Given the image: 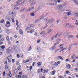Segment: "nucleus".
Instances as JSON below:
<instances>
[{"mask_svg": "<svg viewBox=\"0 0 78 78\" xmlns=\"http://www.w3.org/2000/svg\"><path fill=\"white\" fill-rule=\"evenodd\" d=\"M64 45V44H61L59 45V47H62V46H63Z\"/></svg>", "mask_w": 78, "mask_h": 78, "instance_id": "55", "label": "nucleus"}, {"mask_svg": "<svg viewBox=\"0 0 78 78\" xmlns=\"http://www.w3.org/2000/svg\"><path fill=\"white\" fill-rule=\"evenodd\" d=\"M26 8L22 9L20 11V12H22L23 11H24L25 10H26Z\"/></svg>", "mask_w": 78, "mask_h": 78, "instance_id": "17", "label": "nucleus"}, {"mask_svg": "<svg viewBox=\"0 0 78 78\" xmlns=\"http://www.w3.org/2000/svg\"><path fill=\"white\" fill-rule=\"evenodd\" d=\"M40 34H41L42 35V37H43L44 36H45L46 35V33H45V31H44L41 32V33H40Z\"/></svg>", "mask_w": 78, "mask_h": 78, "instance_id": "6", "label": "nucleus"}, {"mask_svg": "<svg viewBox=\"0 0 78 78\" xmlns=\"http://www.w3.org/2000/svg\"><path fill=\"white\" fill-rule=\"evenodd\" d=\"M12 62L13 63H14V62H15V59H12Z\"/></svg>", "mask_w": 78, "mask_h": 78, "instance_id": "42", "label": "nucleus"}, {"mask_svg": "<svg viewBox=\"0 0 78 78\" xmlns=\"http://www.w3.org/2000/svg\"><path fill=\"white\" fill-rule=\"evenodd\" d=\"M59 78H64V77L61 76H59Z\"/></svg>", "mask_w": 78, "mask_h": 78, "instance_id": "64", "label": "nucleus"}, {"mask_svg": "<svg viewBox=\"0 0 78 78\" xmlns=\"http://www.w3.org/2000/svg\"><path fill=\"white\" fill-rule=\"evenodd\" d=\"M37 51H41V48H37Z\"/></svg>", "mask_w": 78, "mask_h": 78, "instance_id": "27", "label": "nucleus"}, {"mask_svg": "<svg viewBox=\"0 0 78 78\" xmlns=\"http://www.w3.org/2000/svg\"><path fill=\"white\" fill-rule=\"evenodd\" d=\"M0 47H1V48L2 49V50H3L4 48H5V46H0Z\"/></svg>", "mask_w": 78, "mask_h": 78, "instance_id": "36", "label": "nucleus"}, {"mask_svg": "<svg viewBox=\"0 0 78 78\" xmlns=\"http://www.w3.org/2000/svg\"><path fill=\"white\" fill-rule=\"evenodd\" d=\"M38 66H40L42 64V62H38L37 63Z\"/></svg>", "mask_w": 78, "mask_h": 78, "instance_id": "25", "label": "nucleus"}, {"mask_svg": "<svg viewBox=\"0 0 78 78\" xmlns=\"http://www.w3.org/2000/svg\"><path fill=\"white\" fill-rule=\"evenodd\" d=\"M6 51L8 53H10V52H11V49L9 48Z\"/></svg>", "mask_w": 78, "mask_h": 78, "instance_id": "14", "label": "nucleus"}, {"mask_svg": "<svg viewBox=\"0 0 78 78\" xmlns=\"http://www.w3.org/2000/svg\"><path fill=\"white\" fill-rule=\"evenodd\" d=\"M33 0H30L29 1V3H31V6H33V5H35V4H36V2L35 1H33Z\"/></svg>", "mask_w": 78, "mask_h": 78, "instance_id": "2", "label": "nucleus"}, {"mask_svg": "<svg viewBox=\"0 0 78 78\" xmlns=\"http://www.w3.org/2000/svg\"><path fill=\"white\" fill-rule=\"evenodd\" d=\"M5 27L7 28H9L11 27V23L9 21H7L6 23Z\"/></svg>", "mask_w": 78, "mask_h": 78, "instance_id": "5", "label": "nucleus"}, {"mask_svg": "<svg viewBox=\"0 0 78 78\" xmlns=\"http://www.w3.org/2000/svg\"><path fill=\"white\" fill-rule=\"evenodd\" d=\"M66 5H67V4L65 3L62 5V6L63 7V6H66Z\"/></svg>", "mask_w": 78, "mask_h": 78, "instance_id": "45", "label": "nucleus"}, {"mask_svg": "<svg viewBox=\"0 0 78 78\" xmlns=\"http://www.w3.org/2000/svg\"><path fill=\"white\" fill-rule=\"evenodd\" d=\"M69 60H70V59L69 58H67L66 60V62H68V61H69Z\"/></svg>", "mask_w": 78, "mask_h": 78, "instance_id": "56", "label": "nucleus"}, {"mask_svg": "<svg viewBox=\"0 0 78 78\" xmlns=\"http://www.w3.org/2000/svg\"><path fill=\"white\" fill-rule=\"evenodd\" d=\"M59 42H57V43H55L53 45V47H55V46H56V45L59 44Z\"/></svg>", "mask_w": 78, "mask_h": 78, "instance_id": "16", "label": "nucleus"}, {"mask_svg": "<svg viewBox=\"0 0 78 78\" xmlns=\"http://www.w3.org/2000/svg\"><path fill=\"white\" fill-rule=\"evenodd\" d=\"M73 1H74V3H75L76 5H78V1H76L75 0H74Z\"/></svg>", "mask_w": 78, "mask_h": 78, "instance_id": "18", "label": "nucleus"}, {"mask_svg": "<svg viewBox=\"0 0 78 78\" xmlns=\"http://www.w3.org/2000/svg\"><path fill=\"white\" fill-rule=\"evenodd\" d=\"M52 31V29H50L48 31L47 33H50Z\"/></svg>", "mask_w": 78, "mask_h": 78, "instance_id": "38", "label": "nucleus"}, {"mask_svg": "<svg viewBox=\"0 0 78 78\" xmlns=\"http://www.w3.org/2000/svg\"><path fill=\"white\" fill-rule=\"evenodd\" d=\"M34 29L31 30L30 31V33H33L34 32Z\"/></svg>", "mask_w": 78, "mask_h": 78, "instance_id": "39", "label": "nucleus"}, {"mask_svg": "<svg viewBox=\"0 0 78 78\" xmlns=\"http://www.w3.org/2000/svg\"><path fill=\"white\" fill-rule=\"evenodd\" d=\"M63 36L65 37L66 38V37H68V34H67V33H65L63 34Z\"/></svg>", "mask_w": 78, "mask_h": 78, "instance_id": "11", "label": "nucleus"}, {"mask_svg": "<svg viewBox=\"0 0 78 78\" xmlns=\"http://www.w3.org/2000/svg\"><path fill=\"white\" fill-rule=\"evenodd\" d=\"M39 21H40V20L38 19V20H36L35 21V22L36 23L37 22H39Z\"/></svg>", "mask_w": 78, "mask_h": 78, "instance_id": "47", "label": "nucleus"}, {"mask_svg": "<svg viewBox=\"0 0 78 78\" xmlns=\"http://www.w3.org/2000/svg\"><path fill=\"white\" fill-rule=\"evenodd\" d=\"M27 62V61L24 60L23 61V63L25 64V63H26V62Z\"/></svg>", "mask_w": 78, "mask_h": 78, "instance_id": "48", "label": "nucleus"}, {"mask_svg": "<svg viewBox=\"0 0 78 78\" xmlns=\"http://www.w3.org/2000/svg\"><path fill=\"white\" fill-rule=\"evenodd\" d=\"M36 64V62H34L33 63V64L32 65V66H34V64Z\"/></svg>", "mask_w": 78, "mask_h": 78, "instance_id": "61", "label": "nucleus"}, {"mask_svg": "<svg viewBox=\"0 0 78 78\" xmlns=\"http://www.w3.org/2000/svg\"><path fill=\"white\" fill-rule=\"evenodd\" d=\"M21 17L22 19H24V18H25V16L23 15H22L21 16Z\"/></svg>", "mask_w": 78, "mask_h": 78, "instance_id": "51", "label": "nucleus"}, {"mask_svg": "<svg viewBox=\"0 0 78 78\" xmlns=\"http://www.w3.org/2000/svg\"><path fill=\"white\" fill-rule=\"evenodd\" d=\"M48 20V18H46L44 20V22H47Z\"/></svg>", "mask_w": 78, "mask_h": 78, "instance_id": "32", "label": "nucleus"}, {"mask_svg": "<svg viewBox=\"0 0 78 78\" xmlns=\"http://www.w3.org/2000/svg\"><path fill=\"white\" fill-rule=\"evenodd\" d=\"M29 27H30V28H33V24H31L29 25Z\"/></svg>", "mask_w": 78, "mask_h": 78, "instance_id": "13", "label": "nucleus"}, {"mask_svg": "<svg viewBox=\"0 0 78 78\" xmlns=\"http://www.w3.org/2000/svg\"><path fill=\"white\" fill-rule=\"evenodd\" d=\"M20 67H21V66H20V67H19L18 68H17V70H21V69H20Z\"/></svg>", "mask_w": 78, "mask_h": 78, "instance_id": "34", "label": "nucleus"}, {"mask_svg": "<svg viewBox=\"0 0 78 78\" xmlns=\"http://www.w3.org/2000/svg\"><path fill=\"white\" fill-rule=\"evenodd\" d=\"M8 69V66H5V69Z\"/></svg>", "mask_w": 78, "mask_h": 78, "instance_id": "52", "label": "nucleus"}, {"mask_svg": "<svg viewBox=\"0 0 78 78\" xmlns=\"http://www.w3.org/2000/svg\"><path fill=\"white\" fill-rule=\"evenodd\" d=\"M18 78H21V76H20V75H18Z\"/></svg>", "mask_w": 78, "mask_h": 78, "instance_id": "58", "label": "nucleus"}, {"mask_svg": "<svg viewBox=\"0 0 78 78\" xmlns=\"http://www.w3.org/2000/svg\"><path fill=\"white\" fill-rule=\"evenodd\" d=\"M12 22H13V23H14V22H15L14 18H12Z\"/></svg>", "mask_w": 78, "mask_h": 78, "instance_id": "49", "label": "nucleus"}, {"mask_svg": "<svg viewBox=\"0 0 78 78\" xmlns=\"http://www.w3.org/2000/svg\"><path fill=\"white\" fill-rule=\"evenodd\" d=\"M15 9H20V8H19L18 7H16L15 8Z\"/></svg>", "mask_w": 78, "mask_h": 78, "instance_id": "60", "label": "nucleus"}, {"mask_svg": "<svg viewBox=\"0 0 78 78\" xmlns=\"http://www.w3.org/2000/svg\"><path fill=\"white\" fill-rule=\"evenodd\" d=\"M73 37H74V36H73V35H68V37H67L68 39H69L70 38H72Z\"/></svg>", "mask_w": 78, "mask_h": 78, "instance_id": "8", "label": "nucleus"}, {"mask_svg": "<svg viewBox=\"0 0 78 78\" xmlns=\"http://www.w3.org/2000/svg\"><path fill=\"white\" fill-rule=\"evenodd\" d=\"M58 3H60L61 2V0H57Z\"/></svg>", "mask_w": 78, "mask_h": 78, "instance_id": "63", "label": "nucleus"}, {"mask_svg": "<svg viewBox=\"0 0 78 78\" xmlns=\"http://www.w3.org/2000/svg\"><path fill=\"white\" fill-rule=\"evenodd\" d=\"M55 48L53 46L52 47H51L50 48V50H55Z\"/></svg>", "mask_w": 78, "mask_h": 78, "instance_id": "26", "label": "nucleus"}, {"mask_svg": "<svg viewBox=\"0 0 78 78\" xmlns=\"http://www.w3.org/2000/svg\"><path fill=\"white\" fill-rule=\"evenodd\" d=\"M11 59H12V56L11 55L9 56L6 58V61H7L9 63H10L11 62Z\"/></svg>", "mask_w": 78, "mask_h": 78, "instance_id": "1", "label": "nucleus"}, {"mask_svg": "<svg viewBox=\"0 0 78 78\" xmlns=\"http://www.w3.org/2000/svg\"><path fill=\"white\" fill-rule=\"evenodd\" d=\"M53 22V19H51L48 20V21L46 22V25H48V24H50L51 23H52Z\"/></svg>", "mask_w": 78, "mask_h": 78, "instance_id": "3", "label": "nucleus"}, {"mask_svg": "<svg viewBox=\"0 0 78 78\" xmlns=\"http://www.w3.org/2000/svg\"><path fill=\"white\" fill-rule=\"evenodd\" d=\"M30 27H27L25 29V31H27V30H30Z\"/></svg>", "mask_w": 78, "mask_h": 78, "instance_id": "24", "label": "nucleus"}, {"mask_svg": "<svg viewBox=\"0 0 78 78\" xmlns=\"http://www.w3.org/2000/svg\"><path fill=\"white\" fill-rule=\"evenodd\" d=\"M55 65L56 66H58V64H57V63H56V62H55L54 64L53 65L54 66H55Z\"/></svg>", "mask_w": 78, "mask_h": 78, "instance_id": "53", "label": "nucleus"}, {"mask_svg": "<svg viewBox=\"0 0 78 78\" xmlns=\"http://www.w3.org/2000/svg\"><path fill=\"white\" fill-rule=\"evenodd\" d=\"M8 76H9V77H12V74H11V73H9L7 75Z\"/></svg>", "mask_w": 78, "mask_h": 78, "instance_id": "21", "label": "nucleus"}, {"mask_svg": "<svg viewBox=\"0 0 78 78\" xmlns=\"http://www.w3.org/2000/svg\"><path fill=\"white\" fill-rule=\"evenodd\" d=\"M22 78H28V77L26 76H23Z\"/></svg>", "mask_w": 78, "mask_h": 78, "instance_id": "40", "label": "nucleus"}, {"mask_svg": "<svg viewBox=\"0 0 78 78\" xmlns=\"http://www.w3.org/2000/svg\"><path fill=\"white\" fill-rule=\"evenodd\" d=\"M23 0H18L16 2V3L17 4H15L14 5V6L16 7V6H17L19 5V3H20Z\"/></svg>", "mask_w": 78, "mask_h": 78, "instance_id": "4", "label": "nucleus"}, {"mask_svg": "<svg viewBox=\"0 0 78 78\" xmlns=\"http://www.w3.org/2000/svg\"><path fill=\"white\" fill-rule=\"evenodd\" d=\"M30 10H33V9H34V7H32L30 8Z\"/></svg>", "mask_w": 78, "mask_h": 78, "instance_id": "50", "label": "nucleus"}, {"mask_svg": "<svg viewBox=\"0 0 78 78\" xmlns=\"http://www.w3.org/2000/svg\"><path fill=\"white\" fill-rule=\"evenodd\" d=\"M42 5H40L37 9H36V10L38 11L39 10H40V9H41V8H42Z\"/></svg>", "mask_w": 78, "mask_h": 78, "instance_id": "9", "label": "nucleus"}, {"mask_svg": "<svg viewBox=\"0 0 78 78\" xmlns=\"http://www.w3.org/2000/svg\"><path fill=\"white\" fill-rule=\"evenodd\" d=\"M57 24H58V23H59V20H57Z\"/></svg>", "mask_w": 78, "mask_h": 78, "instance_id": "59", "label": "nucleus"}, {"mask_svg": "<svg viewBox=\"0 0 78 78\" xmlns=\"http://www.w3.org/2000/svg\"><path fill=\"white\" fill-rule=\"evenodd\" d=\"M19 31L20 34L21 35H23V31H22V30H20Z\"/></svg>", "mask_w": 78, "mask_h": 78, "instance_id": "19", "label": "nucleus"}, {"mask_svg": "<svg viewBox=\"0 0 78 78\" xmlns=\"http://www.w3.org/2000/svg\"><path fill=\"white\" fill-rule=\"evenodd\" d=\"M9 14L10 15L14 14V13L12 12H12L10 11L9 12Z\"/></svg>", "mask_w": 78, "mask_h": 78, "instance_id": "33", "label": "nucleus"}, {"mask_svg": "<svg viewBox=\"0 0 78 78\" xmlns=\"http://www.w3.org/2000/svg\"><path fill=\"white\" fill-rule=\"evenodd\" d=\"M55 72H56V71L55 70H54V71H52V75H55Z\"/></svg>", "mask_w": 78, "mask_h": 78, "instance_id": "31", "label": "nucleus"}, {"mask_svg": "<svg viewBox=\"0 0 78 78\" xmlns=\"http://www.w3.org/2000/svg\"><path fill=\"white\" fill-rule=\"evenodd\" d=\"M66 15L67 16H71L72 15V13H71L70 12H68L66 13Z\"/></svg>", "mask_w": 78, "mask_h": 78, "instance_id": "20", "label": "nucleus"}, {"mask_svg": "<svg viewBox=\"0 0 78 78\" xmlns=\"http://www.w3.org/2000/svg\"><path fill=\"white\" fill-rule=\"evenodd\" d=\"M4 22H5V20L4 19H3L0 21V23H3Z\"/></svg>", "mask_w": 78, "mask_h": 78, "instance_id": "23", "label": "nucleus"}, {"mask_svg": "<svg viewBox=\"0 0 78 78\" xmlns=\"http://www.w3.org/2000/svg\"><path fill=\"white\" fill-rule=\"evenodd\" d=\"M58 8H63V7L62 6V5H59L58 6Z\"/></svg>", "mask_w": 78, "mask_h": 78, "instance_id": "12", "label": "nucleus"}, {"mask_svg": "<svg viewBox=\"0 0 78 78\" xmlns=\"http://www.w3.org/2000/svg\"><path fill=\"white\" fill-rule=\"evenodd\" d=\"M27 2V0H24L23 2H21V5H23V4H24L25 2Z\"/></svg>", "mask_w": 78, "mask_h": 78, "instance_id": "15", "label": "nucleus"}, {"mask_svg": "<svg viewBox=\"0 0 78 78\" xmlns=\"http://www.w3.org/2000/svg\"><path fill=\"white\" fill-rule=\"evenodd\" d=\"M6 39L7 41H9V37L8 36L6 37Z\"/></svg>", "mask_w": 78, "mask_h": 78, "instance_id": "41", "label": "nucleus"}, {"mask_svg": "<svg viewBox=\"0 0 78 78\" xmlns=\"http://www.w3.org/2000/svg\"><path fill=\"white\" fill-rule=\"evenodd\" d=\"M48 5H56V4L54 3H50Z\"/></svg>", "mask_w": 78, "mask_h": 78, "instance_id": "30", "label": "nucleus"}, {"mask_svg": "<svg viewBox=\"0 0 78 78\" xmlns=\"http://www.w3.org/2000/svg\"><path fill=\"white\" fill-rule=\"evenodd\" d=\"M8 63V62H7V61H5V62H4V64H7V63Z\"/></svg>", "mask_w": 78, "mask_h": 78, "instance_id": "57", "label": "nucleus"}, {"mask_svg": "<svg viewBox=\"0 0 78 78\" xmlns=\"http://www.w3.org/2000/svg\"><path fill=\"white\" fill-rule=\"evenodd\" d=\"M71 67V66L69 64H68L67 65H66V67L67 69H70V67Z\"/></svg>", "mask_w": 78, "mask_h": 78, "instance_id": "7", "label": "nucleus"}, {"mask_svg": "<svg viewBox=\"0 0 78 78\" xmlns=\"http://www.w3.org/2000/svg\"><path fill=\"white\" fill-rule=\"evenodd\" d=\"M17 57L18 58H20V54H17Z\"/></svg>", "mask_w": 78, "mask_h": 78, "instance_id": "54", "label": "nucleus"}, {"mask_svg": "<svg viewBox=\"0 0 78 78\" xmlns=\"http://www.w3.org/2000/svg\"><path fill=\"white\" fill-rule=\"evenodd\" d=\"M13 47L14 48H15L14 49V50H17V49H18V48H17V47L16 46H15V45L13 46Z\"/></svg>", "mask_w": 78, "mask_h": 78, "instance_id": "22", "label": "nucleus"}, {"mask_svg": "<svg viewBox=\"0 0 78 78\" xmlns=\"http://www.w3.org/2000/svg\"><path fill=\"white\" fill-rule=\"evenodd\" d=\"M31 11V9H30V8H29L27 10H26V11L27 12H28V11Z\"/></svg>", "mask_w": 78, "mask_h": 78, "instance_id": "43", "label": "nucleus"}, {"mask_svg": "<svg viewBox=\"0 0 78 78\" xmlns=\"http://www.w3.org/2000/svg\"><path fill=\"white\" fill-rule=\"evenodd\" d=\"M43 70H44V69L42 68H41V70L40 69H38V71H37L38 73L39 74L41 72H42V71H43Z\"/></svg>", "mask_w": 78, "mask_h": 78, "instance_id": "10", "label": "nucleus"}, {"mask_svg": "<svg viewBox=\"0 0 78 78\" xmlns=\"http://www.w3.org/2000/svg\"><path fill=\"white\" fill-rule=\"evenodd\" d=\"M66 11H68V12H72V10H66Z\"/></svg>", "mask_w": 78, "mask_h": 78, "instance_id": "46", "label": "nucleus"}, {"mask_svg": "<svg viewBox=\"0 0 78 78\" xmlns=\"http://www.w3.org/2000/svg\"><path fill=\"white\" fill-rule=\"evenodd\" d=\"M69 27L70 28H75V26L73 25H69Z\"/></svg>", "mask_w": 78, "mask_h": 78, "instance_id": "28", "label": "nucleus"}, {"mask_svg": "<svg viewBox=\"0 0 78 78\" xmlns=\"http://www.w3.org/2000/svg\"><path fill=\"white\" fill-rule=\"evenodd\" d=\"M75 24L76 25V26H78V23H75Z\"/></svg>", "mask_w": 78, "mask_h": 78, "instance_id": "62", "label": "nucleus"}, {"mask_svg": "<svg viewBox=\"0 0 78 78\" xmlns=\"http://www.w3.org/2000/svg\"><path fill=\"white\" fill-rule=\"evenodd\" d=\"M30 15L31 16H34V13L31 12L30 13Z\"/></svg>", "mask_w": 78, "mask_h": 78, "instance_id": "35", "label": "nucleus"}, {"mask_svg": "<svg viewBox=\"0 0 78 78\" xmlns=\"http://www.w3.org/2000/svg\"><path fill=\"white\" fill-rule=\"evenodd\" d=\"M31 49H32V48L31 46H30L29 48V51H30V50H31Z\"/></svg>", "mask_w": 78, "mask_h": 78, "instance_id": "44", "label": "nucleus"}, {"mask_svg": "<svg viewBox=\"0 0 78 78\" xmlns=\"http://www.w3.org/2000/svg\"><path fill=\"white\" fill-rule=\"evenodd\" d=\"M58 36L59 35H58V33H57V34H56V35L55 36H54L55 37V38H56V37H57V36H58Z\"/></svg>", "mask_w": 78, "mask_h": 78, "instance_id": "37", "label": "nucleus"}, {"mask_svg": "<svg viewBox=\"0 0 78 78\" xmlns=\"http://www.w3.org/2000/svg\"><path fill=\"white\" fill-rule=\"evenodd\" d=\"M58 58H59L61 60H63L64 59L61 56H58Z\"/></svg>", "mask_w": 78, "mask_h": 78, "instance_id": "29", "label": "nucleus"}]
</instances>
